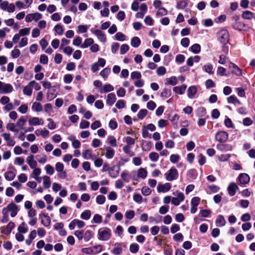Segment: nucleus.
Instances as JSON below:
<instances>
[{
  "label": "nucleus",
  "mask_w": 255,
  "mask_h": 255,
  "mask_svg": "<svg viewBox=\"0 0 255 255\" xmlns=\"http://www.w3.org/2000/svg\"><path fill=\"white\" fill-rule=\"evenodd\" d=\"M75 236L79 241L84 240L85 242H89L93 237V233L91 230H77L74 232Z\"/></svg>",
  "instance_id": "nucleus-1"
},
{
  "label": "nucleus",
  "mask_w": 255,
  "mask_h": 255,
  "mask_svg": "<svg viewBox=\"0 0 255 255\" xmlns=\"http://www.w3.org/2000/svg\"><path fill=\"white\" fill-rule=\"evenodd\" d=\"M18 232L20 233L25 234L28 231V228L24 222H22L18 227Z\"/></svg>",
  "instance_id": "nucleus-47"
},
{
  "label": "nucleus",
  "mask_w": 255,
  "mask_h": 255,
  "mask_svg": "<svg viewBox=\"0 0 255 255\" xmlns=\"http://www.w3.org/2000/svg\"><path fill=\"white\" fill-rule=\"evenodd\" d=\"M130 78L132 80L134 79H139L141 78V75L139 72L138 71H133L130 74Z\"/></svg>",
  "instance_id": "nucleus-57"
},
{
  "label": "nucleus",
  "mask_w": 255,
  "mask_h": 255,
  "mask_svg": "<svg viewBox=\"0 0 255 255\" xmlns=\"http://www.w3.org/2000/svg\"><path fill=\"white\" fill-rule=\"evenodd\" d=\"M122 179L126 182H129L130 179V175L127 170H124L121 175Z\"/></svg>",
  "instance_id": "nucleus-41"
},
{
  "label": "nucleus",
  "mask_w": 255,
  "mask_h": 255,
  "mask_svg": "<svg viewBox=\"0 0 255 255\" xmlns=\"http://www.w3.org/2000/svg\"><path fill=\"white\" fill-rule=\"evenodd\" d=\"M111 72V68L106 67L100 72V75L105 79H106Z\"/></svg>",
  "instance_id": "nucleus-42"
},
{
  "label": "nucleus",
  "mask_w": 255,
  "mask_h": 255,
  "mask_svg": "<svg viewBox=\"0 0 255 255\" xmlns=\"http://www.w3.org/2000/svg\"><path fill=\"white\" fill-rule=\"evenodd\" d=\"M31 109L33 111L40 112L42 111V106L40 103L35 102L32 105Z\"/></svg>",
  "instance_id": "nucleus-37"
},
{
  "label": "nucleus",
  "mask_w": 255,
  "mask_h": 255,
  "mask_svg": "<svg viewBox=\"0 0 255 255\" xmlns=\"http://www.w3.org/2000/svg\"><path fill=\"white\" fill-rule=\"evenodd\" d=\"M43 217L44 219H41V223L43 226L45 227H48L50 225L51 223V219L47 215L43 214Z\"/></svg>",
  "instance_id": "nucleus-40"
},
{
  "label": "nucleus",
  "mask_w": 255,
  "mask_h": 255,
  "mask_svg": "<svg viewBox=\"0 0 255 255\" xmlns=\"http://www.w3.org/2000/svg\"><path fill=\"white\" fill-rule=\"evenodd\" d=\"M34 156L33 155L31 154L27 157L26 162L29 165L31 169L35 168L37 165V162L34 160Z\"/></svg>",
  "instance_id": "nucleus-19"
},
{
  "label": "nucleus",
  "mask_w": 255,
  "mask_h": 255,
  "mask_svg": "<svg viewBox=\"0 0 255 255\" xmlns=\"http://www.w3.org/2000/svg\"><path fill=\"white\" fill-rule=\"evenodd\" d=\"M226 221L223 215H219L216 220V225L217 227H223L225 225Z\"/></svg>",
  "instance_id": "nucleus-30"
},
{
  "label": "nucleus",
  "mask_w": 255,
  "mask_h": 255,
  "mask_svg": "<svg viewBox=\"0 0 255 255\" xmlns=\"http://www.w3.org/2000/svg\"><path fill=\"white\" fill-rule=\"evenodd\" d=\"M120 168L119 167H117L116 166H113L110 168L109 174V175L113 178L117 177L119 174V171Z\"/></svg>",
  "instance_id": "nucleus-18"
},
{
  "label": "nucleus",
  "mask_w": 255,
  "mask_h": 255,
  "mask_svg": "<svg viewBox=\"0 0 255 255\" xmlns=\"http://www.w3.org/2000/svg\"><path fill=\"white\" fill-rule=\"evenodd\" d=\"M218 39L221 43L226 44L229 41V34L226 29L221 30L218 33Z\"/></svg>",
  "instance_id": "nucleus-7"
},
{
  "label": "nucleus",
  "mask_w": 255,
  "mask_h": 255,
  "mask_svg": "<svg viewBox=\"0 0 255 255\" xmlns=\"http://www.w3.org/2000/svg\"><path fill=\"white\" fill-rule=\"evenodd\" d=\"M42 17L41 13L38 12H35L34 13H30L26 15L25 17V21L27 22H30L32 20L35 21L40 19Z\"/></svg>",
  "instance_id": "nucleus-12"
},
{
  "label": "nucleus",
  "mask_w": 255,
  "mask_h": 255,
  "mask_svg": "<svg viewBox=\"0 0 255 255\" xmlns=\"http://www.w3.org/2000/svg\"><path fill=\"white\" fill-rule=\"evenodd\" d=\"M228 137V133L225 131H219L215 135V139L221 143L226 142Z\"/></svg>",
  "instance_id": "nucleus-10"
},
{
  "label": "nucleus",
  "mask_w": 255,
  "mask_h": 255,
  "mask_svg": "<svg viewBox=\"0 0 255 255\" xmlns=\"http://www.w3.org/2000/svg\"><path fill=\"white\" fill-rule=\"evenodd\" d=\"M107 141L112 147H117V143L116 139L112 135L109 136L107 138Z\"/></svg>",
  "instance_id": "nucleus-49"
},
{
  "label": "nucleus",
  "mask_w": 255,
  "mask_h": 255,
  "mask_svg": "<svg viewBox=\"0 0 255 255\" xmlns=\"http://www.w3.org/2000/svg\"><path fill=\"white\" fill-rule=\"evenodd\" d=\"M139 250V246L138 244L134 243L130 245L129 251L132 253H136Z\"/></svg>",
  "instance_id": "nucleus-58"
},
{
  "label": "nucleus",
  "mask_w": 255,
  "mask_h": 255,
  "mask_svg": "<svg viewBox=\"0 0 255 255\" xmlns=\"http://www.w3.org/2000/svg\"><path fill=\"white\" fill-rule=\"evenodd\" d=\"M147 112L146 109H141L138 112L137 116L139 120H142L146 116Z\"/></svg>",
  "instance_id": "nucleus-53"
},
{
  "label": "nucleus",
  "mask_w": 255,
  "mask_h": 255,
  "mask_svg": "<svg viewBox=\"0 0 255 255\" xmlns=\"http://www.w3.org/2000/svg\"><path fill=\"white\" fill-rule=\"evenodd\" d=\"M229 69H231L232 74L236 75L237 76H240L242 75L241 69L235 63L230 62L229 65Z\"/></svg>",
  "instance_id": "nucleus-13"
},
{
  "label": "nucleus",
  "mask_w": 255,
  "mask_h": 255,
  "mask_svg": "<svg viewBox=\"0 0 255 255\" xmlns=\"http://www.w3.org/2000/svg\"><path fill=\"white\" fill-rule=\"evenodd\" d=\"M82 38L80 36H77L73 40V44L76 46H80L82 45Z\"/></svg>",
  "instance_id": "nucleus-61"
},
{
  "label": "nucleus",
  "mask_w": 255,
  "mask_h": 255,
  "mask_svg": "<svg viewBox=\"0 0 255 255\" xmlns=\"http://www.w3.org/2000/svg\"><path fill=\"white\" fill-rule=\"evenodd\" d=\"M217 148L221 151L226 152L231 151L232 149V146L229 144H218L217 145Z\"/></svg>",
  "instance_id": "nucleus-20"
},
{
  "label": "nucleus",
  "mask_w": 255,
  "mask_h": 255,
  "mask_svg": "<svg viewBox=\"0 0 255 255\" xmlns=\"http://www.w3.org/2000/svg\"><path fill=\"white\" fill-rule=\"evenodd\" d=\"M28 123L30 126H35L38 125H43L44 121L43 119H40L38 117H32L28 120Z\"/></svg>",
  "instance_id": "nucleus-14"
},
{
  "label": "nucleus",
  "mask_w": 255,
  "mask_h": 255,
  "mask_svg": "<svg viewBox=\"0 0 255 255\" xmlns=\"http://www.w3.org/2000/svg\"><path fill=\"white\" fill-rule=\"evenodd\" d=\"M140 44V39L136 36L133 37L131 40V45L135 48H136Z\"/></svg>",
  "instance_id": "nucleus-43"
},
{
  "label": "nucleus",
  "mask_w": 255,
  "mask_h": 255,
  "mask_svg": "<svg viewBox=\"0 0 255 255\" xmlns=\"http://www.w3.org/2000/svg\"><path fill=\"white\" fill-rule=\"evenodd\" d=\"M64 165L63 163L58 162L55 164V169L58 172L57 176L60 179H65L67 177V173L64 170Z\"/></svg>",
  "instance_id": "nucleus-5"
},
{
  "label": "nucleus",
  "mask_w": 255,
  "mask_h": 255,
  "mask_svg": "<svg viewBox=\"0 0 255 255\" xmlns=\"http://www.w3.org/2000/svg\"><path fill=\"white\" fill-rule=\"evenodd\" d=\"M186 88V85L183 84L180 86L174 87L173 89V91L176 94L182 95L184 93Z\"/></svg>",
  "instance_id": "nucleus-27"
},
{
  "label": "nucleus",
  "mask_w": 255,
  "mask_h": 255,
  "mask_svg": "<svg viewBox=\"0 0 255 255\" xmlns=\"http://www.w3.org/2000/svg\"><path fill=\"white\" fill-rule=\"evenodd\" d=\"M238 179L241 184H247L249 183L250 180V176L245 173L240 174Z\"/></svg>",
  "instance_id": "nucleus-15"
},
{
  "label": "nucleus",
  "mask_w": 255,
  "mask_h": 255,
  "mask_svg": "<svg viewBox=\"0 0 255 255\" xmlns=\"http://www.w3.org/2000/svg\"><path fill=\"white\" fill-rule=\"evenodd\" d=\"M232 20L233 27L238 30H242L245 27L246 25L242 22L240 21V16L239 15H234L232 17Z\"/></svg>",
  "instance_id": "nucleus-3"
},
{
  "label": "nucleus",
  "mask_w": 255,
  "mask_h": 255,
  "mask_svg": "<svg viewBox=\"0 0 255 255\" xmlns=\"http://www.w3.org/2000/svg\"><path fill=\"white\" fill-rule=\"evenodd\" d=\"M242 17L244 19L251 20L254 17V13L250 11L246 10L242 13Z\"/></svg>",
  "instance_id": "nucleus-34"
},
{
  "label": "nucleus",
  "mask_w": 255,
  "mask_h": 255,
  "mask_svg": "<svg viewBox=\"0 0 255 255\" xmlns=\"http://www.w3.org/2000/svg\"><path fill=\"white\" fill-rule=\"evenodd\" d=\"M190 50L194 54H198L201 51V46L199 44H194L190 47Z\"/></svg>",
  "instance_id": "nucleus-39"
},
{
  "label": "nucleus",
  "mask_w": 255,
  "mask_h": 255,
  "mask_svg": "<svg viewBox=\"0 0 255 255\" xmlns=\"http://www.w3.org/2000/svg\"><path fill=\"white\" fill-rule=\"evenodd\" d=\"M43 185L44 187L46 189L49 188L51 185L50 179L49 176H44L43 177Z\"/></svg>",
  "instance_id": "nucleus-45"
},
{
  "label": "nucleus",
  "mask_w": 255,
  "mask_h": 255,
  "mask_svg": "<svg viewBox=\"0 0 255 255\" xmlns=\"http://www.w3.org/2000/svg\"><path fill=\"white\" fill-rule=\"evenodd\" d=\"M63 80L65 83L70 84L73 80V76L69 74H66L64 76Z\"/></svg>",
  "instance_id": "nucleus-64"
},
{
  "label": "nucleus",
  "mask_w": 255,
  "mask_h": 255,
  "mask_svg": "<svg viewBox=\"0 0 255 255\" xmlns=\"http://www.w3.org/2000/svg\"><path fill=\"white\" fill-rule=\"evenodd\" d=\"M171 188V185L169 183H166L164 184H159L157 187L158 193H165L168 191Z\"/></svg>",
  "instance_id": "nucleus-16"
},
{
  "label": "nucleus",
  "mask_w": 255,
  "mask_h": 255,
  "mask_svg": "<svg viewBox=\"0 0 255 255\" xmlns=\"http://www.w3.org/2000/svg\"><path fill=\"white\" fill-rule=\"evenodd\" d=\"M13 88L10 84H6L0 81V93L7 94L11 92Z\"/></svg>",
  "instance_id": "nucleus-11"
},
{
  "label": "nucleus",
  "mask_w": 255,
  "mask_h": 255,
  "mask_svg": "<svg viewBox=\"0 0 255 255\" xmlns=\"http://www.w3.org/2000/svg\"><path fill=\"white\" fill-rule=\"evenodd\" d=\"M82 156L85 159H93L95 157L93 155V151L92 149H88L85 150L82 153Z\"/></svg>",
  "instance_id": "nucleus-25"
},
{
  "label": "nucleus",
  "mask_w": 255,
  "mask_h": 255,
  "mask_svg": "<svg viewBox=\"0 0 255 255\" xmlns=\"http://www.w3.org/2000/svg\"><path fill=\"white\" fill-rule=\"evenodd\" d=\"M28 110L27 104H24L20 106L18 108L17 111L22 114H26Z\"/></svg>",
  "instance_id": "nucleus-48"
},
{
  "label": "nucleus",
  "mask_w": 255,
  "mask_h": 255,
  "mask_svg": "<svg viewBox=\"0 0 255 255\" xmlns=\"http://www.w3.org/2000/svg\"><path fill=\"white\" fill-rule=\"evenodd\" d=\"M15 176V174L11 171L6 172L4 173V177L8 181L12 180Z\"/></svg>",
  "instance_id": "nucleus-46"
},
{
  "label": "nucleus",
  "mask_w": 255,
  "mask_h": 255,
  "mask_svg": "<svg viewBox=\"0 0 255 255\" xmlns=\"http://www.w3.org/2000/svg\"><path fill=\"white\" fill-rule=\"evenodd\" d=\"M45 169L46 173L49 175H53L55 171L54 167L50 164L46 165Z\"/></svg>",
  "instance_id": "nucleus-55"
},
{
  "label": "nucleus",
  "mask_w": 255,
  "mask_h": 255,
  "mask_svg": "<svg viewBox=\"0 0 255 255\" xmlns=\"http://www.w3.org/2000/svg\"><path fill=\"white\" fill-rule=\"evenodd\" d=\"M106 153L105 156L108 159H112L115 155V151L114 149L110 146H107L105 148Z\"/></svg>",
  "instance_id": "nucleus-26"
},
{
  "label": "nucleus",
  "mask_w": 255,
  "mask_h": 255,
  "mask_svg": "<svg viewBox=\"0 0 255 255\" xmlns=\"http://www.w3.org/2000/svg\"><path fill=\"white\" fill-rule=\"evenodd\" d=\"M137 174L138 176V179L139 178L142 179H145L147 177V172L145 169L140 168L137 171Z\"/></svg>",
  "instance_id": "nucleus-35"
},
{
  "label": "nucleus",
  "mask_w": 255,
  "mask_h": 255,
  "mask_svg": "<svg viewBox=\"0 0 255 255\" xmlns=\"http://www.w3.org/2000/svg\"><path fill=\"white\" fill-rule=\"evenodd\" d=\"M215 83L211 79H208L205 82V87L207 89L215 87Z\"/></svg>",
  "instance_id": "nucleus-56"
},
{
  "label": "nucleus",
  "mask_w": 255,
  "mask_h": 255,
  "mask_svg": "<svg viewBox=\"0 0 255 255\" xmlns=\"http://www.w3.org/2000/svg\"><path fill=\"white\" fill-rule=\"evenodd\" d=\"M149 158L151 161L156 162L159 158V155L157 152H152L149 154Z\"/></svg>",
  "instance_id": "nucleus-54"
},
{
  "label": "nucleus",
  "mask_w": 255,
  "mask_h": 255,
  "mask_svg": "<svg viewBox=\"0 0 255 255\" xmlns=\"http://www.w3.org/2000/svg\"><path fill=\"white\" fill-rule=\"evenodd\" d=\"M98 239L100 241H108L112 236V231L107 227H103L99 229L98 231Z\"/></svg>",
  "instance_id": "nucleus-2"
},
{
  "label": "nucleus",
  "mask_w": 255,
  "mask_h": 255,
  "mask_svg": "<svg viewBox=\"0 0 255 255\" xmlns=\"http://www.w3.org/2000/svg\"><path fill=\"white\" fill-rule=\"evenodd\" d=\"M92 254H97L101 252L103 250V246L102 245H96L92 247Z\"/></svg>",
  "instance_id": "nucleus-50"
},
{
  "label": "nucleus",
  "mask_w": 255,
  "mask_h": 255,
  "mask_svg": "<svg viewBox=\"0 0 255 255\" xmlns=\"http://www.w3.org/2000/svg\"><path fill=\"white\" fill-rule=\"evenodd\" d=\"M171 95V91L170 89H164L161 93V96L165 98H169Z\"/></svg>",
  "instance_id": "nucleus-60"
},
{
  "label": "nucleus",
  "mask_w": 255,
  "mask_h": 255,
  "mask_svg": "<svg viewBox=\"0 0 255 255\" xmlns=\"http://www.w3.org/2000/svg\"><path fill=\"white\" fill-rule=\"evenodd\" d=\"M54 30L58 34V35H61L63 34V32H64V29H63V26L59 24H56L55 27H54Z\"/></svg>",
  "instance_id": "nucleus-52"
},
{
  "label": "nucleus",
  "mask_w": 255,
  "mask_h": 255,
  "mask_svg": "<svg viewBox=\"0 0 255 255\" xmlns=\"http://www.w3.org/2000/svg\"><path fill=\"white\" fill-rule=\"evenodd\" d=\"M173 194L176 196L175 197H172L171 200V203L175 206H178L181 202L184 200V195L182 192L177 191L176 193H174Z\"/></svg>",
  "instance_id": "nucleus-8"
},
{
  "label": "nucleus",
  "mask_w": 255,
  "mask_h": 255,
  "mask_svg": "<svg viewBox=\"0 0 255 255\" xmlns=\"http://www.w3.org/2000/svg\"><path fill=\"white\" fill-rule=\"evenodd\" d=\"M114 88V87L111 84H106L104 85L99 90L101 93H106L113 91Z\"/></svg>",
  "instance_id": "nucleus-28"
},
{
  "label": "nucleus",
  "mask_w": 255,
  "mask_h": 255,
  "mask_svg": "<svg viewBox=\"0 0 255 255\" xmlns=\"http://www.w3.org/2000/svg\"><path fill=\"white\" fill-rule=\"evenodd\" d=\"M115 36V39L118 41H124L126 39V36L120 32L117 33Z\"/></svg>",
  "instance_id": "nucleus-62"
},
{
  "label": "nucleus",
  "mask_w": 255,
  "mask_h": 255,
  "mask_svg": "<svg viewBox=\"0 0 255 255\" xmlns=\"http://www.w3.org/2000/svg\"><path fill=\"white\" fill-rule=\"evenodd\" d=\"M165 178L167 181H172L177 179L178 172L175 168H171L168 172L165 174Z\"/></svg>",
  "instance_id": "nucleus-4"
},
{
  "label": "nucleus",
  "mask_w": 255,
  "mask_h": 255,
  "mask_svg": "<svg viewBox=\"0 0 255 255\" xmlns=\"http://www.w3.org/2000/svg\"><path fill=\"white\" fill-rule=\"evenodd\" d=\"M91 215V211L86 210L81 214V218L84 220H88L90 218Z\"/></svg>",
  "instance_id": "nucleus-51"
},
{
  "label": "nucleus",
  "mask_w": 255,
  "mask_h": 255,
  "mask_svg": "<svg viewBox=\"0 0 255 255\" xmlns=\"http://www.w3.org/2000/svg\"><path fill=\"white\" fill-rule=\"evenodd\" d=\"M141 193L143 195L146 196L151 194V190L149 187L144 186L141 189Z\"/></svg>",
  "instance_id": "nucleus-63"
},
{
  "label": "nucleus",
  "mask_w": 255,
  "mask_h": 255,
  "mask_svg": "<svg viewBox=\"0 0 255 255\" xmlns=\"http://www.w3.org/2000/svg\"><path fill=\"white\" fill-rule=\"evenodd\" d=\"M23 93L24 95L30 96L32 93V87L30 82L25 86L23 89Z\"/></svg>",
  "instance_id": "nucleus-32"
},
{
  "label": "nucleus",
  "mask_w": 255,
  "mask_h": 255,
  "mask_svg": "<svg viewBox=\"0 0 255 255\" xmlns=\"http://www.w3.org/2000/svg\"><path fill=\"white\" fill-rule=\"evenodd\" d=\"M14 227V224L13 222H9L5 228H1V233L5 235H8L10 233L12 229Z\"/></svg>",
  "instance_id": "nucleus-21"
},
{
  "label": "nucleus",
  "mask_w": 255,
  "mask_h": 255,
  "mask_svg": "<svg viewBox=\"0 0 255 255\" xmlns=\"http://www.w3.org/2000/svg\"><path fill=\"white\" fill-rule=\"evenodd\" d=\"M91 32L94 34L98 40L101 42L105 43L107 41V38L105 34L100 29H95V28H91Z\"/></svg>",
  "instance_id": "nucleus-9"
},
{
  "label": "nucleus",
  "mask_w": 255,
  "mask_h": 255,
  "mask_svg": "<svg viewBox=\"0 0 255 255\" xmlns=\"http://www.w3.org/2000/svg\"><path fill=\"white\" fill-rule=\"evenodd\" d=\"M1 136L3 137L4 140L7 142V145L8 146H13L15 142V141L11 138L10 133H4L1 134Z\"/></svg>",
  "instance_id": "nucleus-23"
},
{
  "label": "nucleus",
  "mask_w": 255,
  "mask_h": 255,
  "mask_svg": "<svg viewBox=\"0 0 255 255\" xmlns=\"http://www.w3.org/2000/svg\"><path fill=\"white\" fill-rule=\"evenodd\" d=\"M2 210H6V213L10 212V216L11 217H14L17 215L18 212V206L14 203L8 204L7 206L3 208Z\"/></svg>",
  "instance_id": "nucleus-6"
},
{
  "label": "nucleus",
  "mask_w": 255,
  "mask_h": 255,
  "mask_svg": "<svg viewBox=\"0 0 255 255\" xmlns=\"http://www.w3.org/2000/svg\"><path fill=\"white\" fill-rule=\"evenodd\" d=\"M238 189V185L234 182L231 183L227 188L228 193L231 196H234Z\"/></svg>",
  "instance_id": "nucleus-17"
},
{
  "label": "nucleus",
  "mask_w": 255,
  "mask_h": 255,
  "mask_svg": "<svg viewBox=\"0 0 255 255\" xmlns=\"http://www.w3.org/2000/svg\"><path fill=\"white\" fill-rule=\"evenodd\" d=\"M189 2V0H180L177 2L176 7L177 9H184L188 6Z\"/></svg>",
  "instance_id": "nucleus-31"
},
{
  "label": "nucleus",
  "mask_w": 255,
  "mask_h": 255,
  "mask_svg": "<svg viewBox=\"0 0 255 255\" xmlns=\"http://www.w3.org/2000/svg\"><path fill=\"white\" fill-rule=\"evenodd\" d=\"M117 100L116 95L114 93H111L107 95V98L106 100L107 105L111 106H112Z\"/></svg>",
  "instance_id": "nucleus-22"
},
{
  "label": "nucleus",
  "mask_w": 255,
  "mask_h": 255,
  "mask_svg": "<svg viewBox=\"0 0 255 255\" xmlns=\"http://www.w3.org/2000/svg\"><path fill=\"white\" fill-rule=\"evenodd\" d=\"M94 42V41L92 38H88L85 39L84 43L81 45V48L84 49L90 46H91Z\"/></svg>",
  "instance_id": "nucleus-36"
},
{
  "label": "nucleus",
  "mask_w": 255,
  "mask_h": 255,
  "mask_svg": "<svg viewBox=\"0 0 255 255\" xmlns=\"http://www.w3.org/2000/svg\"><path fill=\"white\" fill-rule=\"evenodd\" d=\"M166 81L169 84L172 86H175L177 84V78L175 76H172L167 78Z\"/></svg>",
  "instance_id": "nucleus-59"
},
{
  "label": "nucleus",
  "mask_w": 255,
  "mask_h": 255,
  "mask_svg": "<svg viewBox=\"0 0 255 255\" xmlns=\"http://www.w3.org/2000/svg\"><path fill=\"white\" fill-rule=\"evenodd\" d=\"M123 251L122 244V243H116L114 245V248L113 250V253L116 255H120Z\"/></svg>",
  "instance_id": "nucleus-29"
},
{
  "label": "nucleus",
  "mask_w": 255,
  "mask_h": 255,
  "mask_svg": "<svg viewBox=\"0 0 255 255\" xmlns=\"http://www.w3.org/2000/svg\"><path fill=\"white\" fill-rule=\"evenodd\" d=\"M188 94L187 96L189 98L193 99L194 98L195 95L197 93V89L195 86H191L188 89Z\"/></svg>",
  "instance_id": "nucleus-24"
},
{
  "label": "nucleus",
  "mask_w": 255,
  "mask_h": 255,
  "mask_svg": "<svg viewBox=\"0 0 255 255\" xmlns=\"http://www.w3.org/2000/svg\"><path fill=\"white\" fill-rule=\"evenodd\" d=\"M208 188L209 190V191L207 192L208 194L218 192L220 189L219 187L215 185H208Z\"/></svg>",
  "instance_id": "nucleus-44"
},
{
  "label": "nucleus",
  "mask_w": 255,
  "mask_h": 255,
  "mask_svg": "<svg viewBox=\"0 0 255 255\" xmlns=\"http://www.w3.org/2000/svg\"><path fill=\"white\" fill-rule=\"evenodd\" d=\"M26 122V120L25 118L23 116H21L17 121L16 125L20 129H23Z\"/></svg>",
  "instance_id": "nucleus-38"
},
{
  "label": "nucleus",
  "mask_w": 255,
  "mask_h": 255,
  "mask_svg": "<svg viewBox=\"0 0 255 255\" xmlns=\"http://www.w3.org/2000/svg\"><path fill=\"white\" fill-rule=\"evenodd\" d=\"M203 70L209 74H213L214 73L213 69V65L210 63H207L205 64L203 67Z\"/></svg>",
  "instance_id": "nucleus-33"
}]
</instances>
